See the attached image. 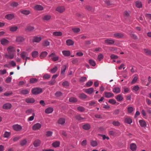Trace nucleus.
I'll return each instance as SVG.
<instances>
[{
  "label": "nucleus",
  "mask_w": 151,
  "mask_h": 151,
  "mask_svg": "<svg viewBox=\"0 0 151 151\" xmlns=\"http://www.w3.org/2000/svg\"><path fill=\"white\" fill-rule=\"evenodd\" d=\"M7 50L8 54H5L4 57L7 58L13 59L14 56V52L15 51V48L12 46H9L7 48Z\"/></svg>",
  "instance_id": "nucleus-1"
},
{
  "label": "nucleus",
  "mask_w": 151,
  "mask_h": 151,
  "mask_svg": "<svg viewBox=\"0 0 151 151\" xmlns=\"http://www.w3.org/2000/svg\"><path fill=\"white\" fill-rule=\"evenodd\" d=\"M42 89L39 88H36L32 90V92L34 94H37L42 92Z\"/></svg>",
  "instance_id": "nucleus-2"
},
{
  "label": "nucleus",
  "mask_w": 151,
  "mask_h": 151,
  "mask_svg": "<svg viewBox=\"0 0 151 151\" xmlns=\"http://www.w3.org/2000/svg\"><path fill=\"white\" fill-rule=\"evenodd\" d=\"M12 127L14 130L17 131H20L22 129V127L18 124L13 125Z\"/></svg>",
  "instance_id": "nucleus-3"
},
{
  "label": "nucleus",
  "mask_w": 151,
  "mask_h": 151,
  "mask_svg": "<svg viewBox=\"0 0 151 151\" xmlns=\"http://www.w3.org/2000/svg\"><path fill=\"white\" fill-rule=\"evenodd\" d=\"M104 42L107 45H112L114 44L115 41L113 40L107 39L105 40Z\"/></svg>",
  "instance_id": "nucleus-4"
},
{
  "label": "nucleus",
  "mask_w": 151,
  "mask_h": 151,
  "mask_svg": "<svg viewBox=\"0 0 151 151\" xmlns=\"http://www.w3.org/2000/svg\"><path fill=\"white\" fill-rule=\"evenodd\" d=\"M65 10V9L64 6H61L58 7L56 10L59 13H62Z\"/></svg>",
  "instance_id": "nucleus-5"
},
{
  "label": "nucleus",
  "mask_w": 151,
  "mask_h": 151,
  "mask_svg": "<svg viewBox=\"0 0 151 151\" xmlns=\"http://www.w3.org/2000/svg\"><path fill=\"white\" fill-rule=\"evenodd\" d=\"M41 127V125L39 123H37L33 126L32 129L33 130H37L40 129Z\"/></svg>",
  "instance_id": "nucleus-6"
},
{
  "label": "nucleus",
  "mask_w": 151,
  "mask_h": 151,
  "mask_svg": "<svg viewBox=\"0 0 151 151\" xmlns=\"http://www.w3.org/2000/svg\"><path fill=\"white\" fill-rule=\"evenodd\" d=\"M42 38L40 37L35 36L33 37L32 41L34 42H39L42 40Z\"/></svg>",
  "instance_id": "nucleus-7"
},
{
  "label": "nucleus",
  "mask_w": 151,
  "mask_h": 151,
  "mask_svg": "<svg viewBox=\"0 0 151 151\" xmlns=\"http://www.w3.org/2000/svg\"><path fill=\"white\" fill-rule=\"evenodd\" d=\"M124 122L128 124H130L132 122V119L129 117H127L124 118Z\"/></svg>",
  "instance_id": "nucleus-8"
},
{
  "label": "nucleus",
  "mask_w": 151,
  "mask_h": 151,
  "mask_svg": "<svg viewBox=\"0 0 151 151\" xmlns=\"http://www.w3.org/2000/svg\"><path fill=\"white\" fill-rule=\"evenodd\" d=\"M51 16L48 14L45 15H44L42 18V20L44 21H48L50 20Z\"/></svg>",
  "instance_id": "nucleus-9"
},
{
  "label": "nucleus",
  "mask_w": 151,
  "mask_h": 151,
  "mask_svg": "<svg viewBox=\"0 0 151 151\" xmlns=\"http://www.w3.org/2000/svg\"><path fill=\"white\" fill-rule=\"evenodd\" d=\"M12 107L11 104L7 103L4 104L3 106V108L5 109H10Z\"/></svg>",
  "instance_id": "nucleus-10"
},
{
  "label": "nucleus",
  "mask_w": 151,
  "mask_h": 151,
  "mask_svg": "<svg viewBox=\"0 0 151 151\" xmlns=\"http://www.w3.org/2000/svg\"><path fill=\"white\" fill-rule=\"evenodd\" d=\"M124 36L123 34L121 33H116L114 34V37L116 38H121Z\"/></svg>",
  "instance_id": "nucleus-11"
},
{
  "label": "nucleus",
  "mask_w": 151,
  "mask_h": 151,
  "mask_svg": "<svg viewBox=\"0 0 151 151\" xmlns=\"http://www.w3.org/2000/svg\"><path fill=\"white\" fill-rule=\"evenodd\" d=\"M91 125L88 123H86L82 126L83 128L86 130H88L91 128Z\"/></svg>",
  "instance_id": "nucleus-12"
},
{
  "label": "nucleus",
  "mask_w": 151,
  "mask_h": 151,
  "mask_svg": "<svg viewBox=\"0 0 151 151\" xmlns=\"http://www.w3.org/2000/svg\"><path fill=\"white\" fill-rule=\"evenodd\" d=\"M0 42L1 44L4 45H7L9 43V41L5 38L2 39Z\"/></svg>",
  "instance_id": "nucleus-13"
},
{
  "label": "nucleus",
  "mask_w": 151,
  "mask_h": 151,
  "mask_svg": "<svg viewBox=\"0 0 151 151\" xmlns=\"http://www.w3.org/2000/svg\"><path fill=\"white\" fill-rule=\"evenodd\" d=\"M35 101V99L32 98H28L25 99L26 102L27 103H33Z\"/></svg>",
  "instance_id": "nucleus-14"
},
{
  "label": "nucleus",
  "mask_w": 151,
  "mask_h": 151,
  "mask_svg": "<svg viewBox=\"0 0 151 151\" xmlns=\"http://www.w3.org/2000/svg\"><path fill=\"white\" fill-rule=\"evenodd\" d=\"M93 88H89L85 89L84 91L86 93L90 94H91L93 92Z\"/></svg>",
  "instance_id": "nucleus-15"
},
{
  "label": "nucleus",
  "mask_w": 151,
  "mask_h": 151,
  "mask_svg": "<svg viewBox=\"0 0 151 151\" xmlns=\"http://www.w3.org/2000/svg\"><path fill=\"white\" fill-rule=\"evenodd\" d=\"M105 96L107 98H110L113 97L114 96V94L111 92H105Z\"/></svg>",
  "instance_id": "nucleus-16"
},
{
  "label": "nucleus",
  "mask_w": 151,
  "mask_h": 151,
  "mask_svg": "<svg viewBox=\"0 0 151 151\" xmlns=\"http://www.w3.org/2000/svg\"><path fill=\"white\" fill-rule=\"evenodd\" d=\"M14 17V15L13 14H9L6 15L5 18L8 20H11Z\"/></svg>",
  "instance_id": "nucleus-17"
},
{
  "label": "nucleus",
  "mask_w": 151,
  "mask_h": 151,
  "mask_svg": "<svg viewBox=\"0 0 151 151\" xmlns=\"http://www.w3.org/2000/svg\"><path fill=\"white\" fill-rule=\"evenodd\" d=\"M24 40V38L21 36H18L17 37L16 41L18 42L21 43L23 42Z\"/></svg>",
  "instance_id": "nucleus-18"
},
{
  "label": "nucleus",
  "mask_w": 151,
  "mask_h": 151,
  "mask_svg": "<svg viewBox=\"0 0 151 151\" xmlns=\"http://www.w3.org/2000/svg\"><path fill=\"white\" fill-rule=\"evenodd\" d=\"M30 91V90L29 89H23L20 91V92L23 95L28 94Z\"/></svg>",
  "instance_id": "nucleus-19"
},
{
  "label": "nucleus",
  "mask_w": 151,
  "mask_h": 151,
  "mask_svg": "<svg viewBox=\"0 0 151 151\" xmlns=\"http://www.w3.org/2000/svg\"><path fill=\"white\" fill-rule=\"evenodd\" d=\"M65 119L64 118H60L58 120V124L61 125H63L65 122Z\"/></svg>",
  "instance_id": "nucleus-20"
},
{
  "label": "nucleus",
  "mask_w": 151,
  "mask_h": 151,
  "mask_svg": "<svg viewBox=\"0 0 151 151\" xmlns=\"http://www.w3.org/2000/svg\"><path fill=\"white\" fill-rule=\"evenodd\" d=\"M47 54V52L46 51L42 52L40 55V57L41 59H42L46 57Z\"/></svg>",
  "instance_id": "nucleus-21"
},
{
  "label": "nucleus",
  "mask_w": 151,
  "mask_h": 151,
  "mask_svg": "<svg viewBox=\"0 0 151 151\" xmlns=\"http://www.w3.org/2000/svg\"><path fill=\"white\" fill-rule=\"evenodd\" d=\"M139 123L140 126L143 127H145L146 126L147 124L145 121L143 120H140L139 121Z\"/></svg>",
  "instance_id": "nucleus-22"
},
{
  "label": "nucleus",
  "mask_w": 151,
  "mask_h": 151,
  "mask_svg": "<svg viewBox=\"0 0 151 151\" xmlns=\"http://www.w3.org/2000/svg\"><path fill=\"white\" fill-rule=\"evenodd\" d=\"M75 118L77 120L79 121H83V119H85V118L81 117L79 114L75 115Z\"/></svg>",
  "instance_id": "nucleus-23"
},
{
  "label": "nucleus",
  "mask_w": 151,
  "mask_h": 151,
  "mask_svg": "<svg viewBox=\"0 0 151 151\" xmlns=\"http://www.w3.org/2000/svg\"><path fill=\"white\" fill-rule=\"evenodd\" d=\"M52 35L54 36H62V33L60 32L56 31L53 32L52 33Z\"/></svg>",
  "instance_id": "nucleus-24"
},
{
  "label": "nucleus",
  "mask_w": 151,
  "mask_h": 151,
  "mask_svg": "<svg viewBox=\"0 0 151 151\" xmlns=\"http://www.w3.org/2000/svg\"><path fill=\"white\" fill-rule=\"evenodd\" d=\"M20 55L22 58L23 60H24L27 56H28V54L26 52H22L21 54Z\"/></svg>",
  "instance_id": "nucleus-25"
},
{
  "label": "nucleus",
  "mask_w": 151,
  "mask_h": 151,
  "mask_svg": "<svg viewBox=\"0 0 151 151\" xmlns=\"http://www.w3.org/2000/svg\"><path fill=\"white\" fill-rule=\"evenodd\" d=\"M21 12L25 15H28L30 14V12L29 10H21Z\"/></svg>",
  "instance_id": "nucleus-26"
},
{
  "label": "nucleus",
  "mask_w": 151,
  "mask_h": 151,
  "mask_svg": "<svg viewBox=\"0 0 151 151\" xmlns=\"http://www.w3.org/2000/svg\"><path fill=\"white\" fill-rule=\"evenodd\" d=\"M130 148L132 151H135L137 149V146L134 143H132L130 145Z\"/></svg>",
  "instance_id": "nucleus-27"
},
{
  "label": "nucleus",
  "mask_w": 151,
  "mask_h": 151,
  "mask_svg": "<svg viewBox=\"0 0 151 151\" xmlns=\"http://www.w3.org/2000/svg\"><path fill=\"white\" fill-rule=\"evenodd\" d=\"M34 9L36 10H42L43 9V7L41 5H37L34 7Z\"/></svg>",
  "instance_id": "nucleus-28"
},
{
  "label": "nucleus",
  "mask_w": 151,
  "mask_h": 151,
  "mask_svg": "<svg viewBox=\"0 0 151 151\" xmlns=\"http://www.w3.org/2000/svg\"><path fill=\"white\" fill-rule=\"evenodd\" d=\"M113 91L114 93H118L120 92V89L118 87H115L113 89Z\"/></svg>",
  "instance_id": "nucleus-29"
},
{
  "label": "nucleus",
  "mask_w": 151,
  "mask_h": 151,
  "mask_svg": "<svg viewBox=\"0 0 151 151\" xmlns=\"http://www.w3.org/2000/svg\"><path fill=\"white\" fill-rule=\"evenodd\" d=\"M66 43L68 45L70 46L73 45L74 42L73 41L70 39H68L66 40Z\"/></svg>",
  "instance_id": "nucleus-30"
},
{
  "label": "nucleus",
  "mask_w": 151,
  "mask_h": 151,
  "mask_svg": "<svg viewBox=\"0 0 151 151\" xmlns=\"http://www.w3.org/2000/svg\"><path fill=\"white\" fill-rule=\"evenodd\" d=\"M116 99L118 101H120L123 100V97L121 95L119 94L116 96Z\"/></svg>",
  "instance_id": "nucleus-31"
},
{
  "label": "nucleus",
  "mask_w": 151,
  "mask_h": 151,
  "mask_svg": "<svg viewBox=\"0 0 151 151\" xmlns=\"http://www.w3.org/2000/svg\"><path fill=\"white\" fill-rule=\"evenodd\" d=\"M53 111V109L52 107H49L45 110V112L47 114L51 113Z\"/></svg>",
  "instance_id": "nucleus-32"
},
{
  "label": "nucleus",
  "mask_w": 151,
  "mask_h": 151,
  "mask_svg": "<svg viewBox=\"0 0 151 151\" xmlns=\"http://www.w3.org/2000/svg\"><path fill=\"white\" fill-rule=\"evenodd\" d=\"M112 124L114 126L116 127H119L121 125L120 123L118 121H113Z\"/></svg>",
  "instance_id": "nucleus-33"
},
{
  "label": "nucleus",
  "mask_w": 151,
  "mask_h": 151,
  "mask_svg": "<svg viewBox=\"0 0 151 151\" xmlns=\"http://www.w3.org/2000/svg\"><path fill=\"white\" fill-rule=\"evenodd\" d=\"M10 30L12 32H15L17 31L18 28L17 26L11 27L9 28Z\"/></svg>",
  "instance_id": "nucleus-34"
},
{
  "label": "nucleus",
  "mask_w": 151,
  "mask_h": 151,
  "mask_svg": "<svg viewBox=\"0 0 151 151\" xmlns=\"http://www.w3.org/2000/svg\"><path fill=\"white\" fill-rule=\"evenodd\" d=\"M69 101L70 102L74 103L77 102L78 101V100L76 98L71 97L69 98Z\"/></svg>",
  "instance_id": "nucleus-35"
},
{
  "label": "nucleus",
  "mask_w": 151,
  "mask_h": 151,
  "mask_svg": "<svg viewBox=\"0 0 151 151\" xmlns=\"http://www.w3.org/2000/svg\"><path fill=\"white\" fill-rule=\"evenodd\" d=\"M91 145L93 147L96 146L98 145L97 142L96 141L92 140L90 142Z\"/></svg>",
  "instance_id": "nucleus-36"
},
{
  "label": "nucleus",
  "mask_w": 151,
  "mask_h": 151,
  "mask_svg": "<svg viewBox=\"0 0 151 151\" xmlns=\"http://www.w3.org/2000/svg\"><path fill=\"white\" fill-rule=\"evenodd\" d=\"M32 56L33 58H36L38 55V52L37 51H34L32 53Z\"/></svg>",
  "instance_id": "nucleus-37"
},
{
  "label": "nucleus",
  "mask_w": 151,
  "mask_h": 151,
  "mask_svg": "<svg viewBox=\"0 0 151 151\" xmlns=\"http://www.w3.org/2000/svg\"><path fill=\"white\" fill-rule=\"evenodd\" d=\"M131 13L129 11H125L124 13V17H128L130 16Z\"/></svg>",
  "instance_id": "nucleus-38"
},
{
  "label": "nucleus",
  "mask_w": 151,
  "mask_h": 151,
  "mask_svg": "<svg viewBox=\"0 0 151 151\" xmlns=\"http://www.w3.org/2000/svg\"><path fill=\"white\" fill-rule=\"evenodd\" d=\"M40 141L39 140L37 139L35 140L34 145L35 147H37L40 145Z\"/></svg>",
  "instance_id": "nucleus-39"
},
{
  "label": "nucleus",
  "mask_w": 151,
  "mask_h": 151,
  "mask_svg": "<svg viewBox=\"0 0 151 151\" xmlns=\"http://www.w3.org/2000/svg\"><path fill=\"white\" fill-rule=\"evenodd\" d=\"M60 143L59 141H55L52 144V146L55 147H58L59 146Z\"/></svg>",
  "instance_id": "nucleus-40"
},
{
  "label": "nucleus",
  "mask_w": 151,
  "mask_h": 151,
  "mask_svg": "<svg viewBox=\"0 0 151 151\" xmlns=\"http://www.w3.org/2000/svg\"><path fill=\"white\" fill-rule=\"evenodd\" d=\"M136 7L139 8H141L142 6L141 2L139 1H137L136 2Z\"/></svg>",
  "instance_id": "nucleus-41"
},
{
  "label": "nucleus",
  "mask_w": 151,
  "mask_h": 151,
  "mask_svg": "<svg viewBox=\"0 0 151 151\" xmlns=\"http://www.w3.org/2000/svg\"><path fill=\"white\" fill-rule=\"evenodd\" d=\"M63 54L66 56H68L70 55V52L69 51H62Z\"/></svg>",
  "instance_id": "nucleus-42"
},
{
  "label": "nucleus",
  "mask_w": 151,
  "mask_h": 151,
  "mask_svg": "<svg viewBox=\"0 0 151 151\" xmlns=\"http://www.w3.org/2000/svg\"><path fill=\"white\" fill-rule=\"evenodd\" d=\"M66 68H67V67L66 65H65L63 66V68L61 69V74L63 75L64 74Z\"/></svg>",
  "instance_id": "nucleus-43"
},
{
  "label": "nucleus",
  "mask_w": 151,
  "mask_h": 151,
  "mask_svg": "<svg viewBox=\"0 0 151 151\" xmlns=\"http://www.w3.org/2000/svg\"><path fill=\"white\" fill-rule=\"evenodd\" d=\"M139 87L138 85H136L134 86L132 88V90L134 92H136L138 91L139 89Z\"/></svg>",
  "instance_id": "nucleus-44"
},
{
  "label": "nucleus",
  "mask_w": 151,
  "mask_h": 151,
  "mask_svg": "<svg viewBox=\"0 0 151 151\" xmlns=\"http://www.w3.org/2000/svg\"><path fill=\"white\" fill-rule=\"evenodd\" d=\"M89 63L91 65L93 66H94L96 65L95 61L92 59H90L89 60Z\"/></svg>",
  "instance_id": "nucleus-45"
},
{
  "label": "nucleus",
  "mask_w": 151,
  "mask_h": 151,
  "mask_svg": "<svg viewBox=\"0 0 151 151\" xmlns=\"http://www.w3.org/2000/svg\"><path fill=\"white\" fill-rule=\"evenodd\" d=\"M37 81V79L36 78H31L29 82L31 83H36Z\"/></svg>",
  "instance_id": "nucleus-46"
},
{
  "label": "nucleus",
  "mask_w": 151,
  "mask_h": 151,
  "mask_svg": "<svg viewBox=\"0 0 151 151\" xmlns=\"http://www.w3.org/2000/svg\"><path fill=\"white\" fill-rule=\"evenodd\" d=\"M79 97L81 99H85L87 97V96L84 93H82L79 94Z\"/></svg>",
  "instance_id": "nucleus-47"
},
{
  "label": "nucleus",
  "mask_w": 151,
  "mask_h": 151,
  "mask_svg": "<svg viewBox=\"0 0 151 151\" xmlns=\"http://www.w3.org/2000/svg\"><path fill=\"white\" fill-rule=\"evenodd\" d=\"M34 29V27L29 26L27 27V28L25 29L27 31H32Z\"/></svg>",
  "instance_id": "nucleus-48"
},
{
  "label": "nucleus",
  "mask_w": 151,
  "mask_h": 151,
  "mask_svg": "<svg viewBox=\"0 0 151 151\" xmlns=\"http://www.w3.org/2000/svg\"><path fill=\"white\" fill-rule=\"evenodd\" d=\"M50 42L47 40H45L42 43V45L44 46H47L50 45Z\"/></svg>",
  "instance_id": "nucleus-49"
},
{
  "label": "nucleus",
  "mask_w": 151,
  "mask_h": 151,
  "mask_svg": "<svg viewBox=\"0 0 151 151\" xmlns=\"http://www.w3.org/2000/svg\"><path fill=\"white\" fill-rule=\"evenodd\" d=\"M89 106H96V102L94 101H91L89 103Z\"/></svg>",
  "instance_id": "nucleus-50"
},
{
  "label": "nucleus",
  "mask_w": 151,
  "mask_h": 151,
  "mask_svg": "<svg viewBox=\"0 0 151 151\" xmlns=\"http://www.w3.org/2000/svg\"><path fill=\"white\" fill-rule=\"evenodd\" d=\"M144 52H145L147 55H151V50L146 49H144Z\"/></svg>",
  "instance_id": "nucleus-51"
},
{
  "label": "nucleus",
  "mask_w": 151,
  "mask_h": 151,
  "mask_svg": "<svg viewBox=\"0 0 151 151\" xmlns=\"http://www.w3.org/2000/svg\"><path fill=\"white\" fill-rule=\"evenodd\" d=\"M62 85L64 87H66L69 86V84L68 81H65L62 83Z\"/></svg>",
  "instance_id": "nucleus-52"
},
{
  "label": "nucleus",
  "mask_w": 151,
  "mask_h": 151,
  "mask_svg": "<svg viewBox=\"0 0 151 151\" xmlns=\"http://www.w3.org/2000/svg\"><path fill=\"white\" fill-rule=\"evenodd\" d=\"M27 143V141L26 139H23L20 142V145L22 146L26 145Z\"/></svg>",
  "instance_id": "nucleus-53"
},
{
  "label": "nucleus",
  "mask_w": 151,
  "mask_h": 151,
  "mask_svg": "<svg viewBox=\"0 0 151 151\" xmlns=\"http://www.w3.org/2000/svg\"><path fill=\"white\" fill-rule=\"evenodd\" d=\"M56 80L55 79H53L52 78L50 81L48 82L50 85H53L56 82Z\"/></svg>",
  "instance_id": "nucleus-54"
},
{
  "label": "nucleus",
  "mask_w": 151,
  "mask_h": 151,
  "mask_svg": "<svg viewBox=\"0 0 151 151\" xmlns=\"http://www.w3.org/2000/svg\"><path fill=\"white\" fill-rule=\"evenodd\" d=\"M137 79H138V77H137V76H134V78H133L132 81L131 82V84H133L135 83L136 82L137 80Z\"/></svg>",
  "instance_id": "nucleus-55"
},
{
  "label": "nucleus",
  "mask_w": 151,
  "mask_h": 151,
  "mask_svg": "<svg viewBox=\"0 0 151 151\" xmlns=\"http://www.w3.org/2000/svg\"><path fill=\"white\" fill-rule=\"evenodd\" d=\"M133 111V108L132 106H129L127 108V111L129 113H131Z\"/></svg>",
  "instance_id": "nucleus-56"
},
{
  "label": "nucleus",
  "mask_w": 151,
  "mask_h": 151,
  "mask_svg": "<svg viewBox=\"0 0 151 151\" xmlns=\"http://www.w3.org/2000/svg\"><path fill=\"white\" fill-rule=\"evenodd\" d=\"M73 31L75 33H77L80 31V29L78 28H75L72 29Z\"/></svg>",
  "instance_id": "nucleus-57"
},
{
  "label": "nucleus",
  "mask_w": 151,
  "mask_h": 151,
  "mask_svg": "<svg viewBox=\"0 0 151 151\" xmlns=\"http://www.w3.org/2000/svg\"><path fill=\"white\" fill-rule=\"evenodd\" d=\"M78 110L80 112L84 111L85 110V109L82 106H79L77 108Z\"/></svg>",
  "instance_id": "nucleus-58"
},
{
  "label": "nucleus",
  "mask_w": 151,
  "mask_h": 151,
  "mask_svg": "<svg viewBox=\"0 0 151 151\" xmlns=\"http://www.w3.org/2000/svg\"><path fill=\"white\" fill-rule=\"evenodd\" d=\"M50 77V74H45L43 76V78L45 79H48Z\"/></svg>",
  "instance_id": "nucleus-59"
},
{
  "label": "nucleus",
  "mask_w": 151,
  "mask_h": 151,
  "mask_svg": "<svg viewBox=\"0 0 151 151\" xmlns=\"http://www.w3.org/2000/svg\"><path fill=\"white\" fill-rule=\"evenodd\" d=\"M33 110L32 109L27 110L26 111V113L27 115H29L32 113H33Z\"/></svg>",
  "instance_id": "nucleus-60"
},
{
  "label": "nucleus",
  "mask_w": 151,
  "mask_h": 151,
  "mask_svg": "<svg viewBox=\"0 0 151 151\" xmlns=\"http://www.w3.org/2000/svg\"><path fill=\"white\" fill-rule=\"evenodd\" d=\"M93 82L92 81H89L87 82L86 84V86L87 87L91 86L93 84Z\"/></svg>",
  "instance_id": "nucleus-61"
},
{
  "label": "nucleus",
  "mask_w": 151,
  "mask_h": 151,
  "mask_svg": "<svg viewBox=\"0 0 151 151\" xmlns=\"http://www.w3.org/2000/svg\"><path fill=\"white\" fill-rule=\"evenodd\" d=\"M10 135V133L7 132H5L4 134V137L7 138L9 137Z\"/></svg>",
  "instance_id": "nucleus-62"
},
{
  "label": "nucleus",
  "mask_w": 151,
  "mask_h": 151,
  "mask_svg": "<svg viewBox=\"0 0 151 151\" xmlns=\"http://www.w3.org/2000/svg\"><path fill=\"white\" fill-rule=\"evenodd\" d=\"M109 102L111 104H114L116 103V101L114 99H111L109 100Z\"/></svg>",
  "instance_id": "nucleus-63"
},
{
  "label": "nucleus",
  "mask_w": 151,
  "mask_h": 151,
  "mask_svg": "<svg viewBox=\"0 0 151 151\" xmlns=\"http://www.w3.org/2000/svg\"><path fill=\"white\" fill-rule=\"evenodd\" d=\"M145 109L147 113L150 114H151V108L147 107L145 108Z\"/></svg>",
  "instance_id": "nucleus-64"
}]
</instances>
